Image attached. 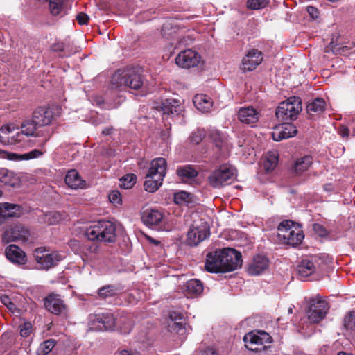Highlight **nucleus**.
Masks as SVG:
<instances>
[{
  "instance_id": "f257e3e1",
  "label": "nucleus",
  "mask_w": 355,
  "mask_h": 355,
  "mask_svg": "<svg viewBox=\"0 0 355 355\" xmlns=\"http://www.w3.org/2000/svg\"><path fill=\"white\" fill-rule=\"evenodd\" d=\"M40 127L34 122V119H26L21 124V132L10 136V135L15 130V126L12 124L3 125L0 129V142L3 145H17L20 148H26L32 146L34 143L28 139L29 137H44L40 144L41 148H44L46 143L50 139L51 134L42 133L41 131L36 132L37 128Z\"/></svg>"
},
{
  "instance_id": "f03ea898",
  "label": "nucleus",
  "mask_w": 355,
  "mask_h": 355,
  "mask_svg": "<svg viewBox=\"0 0 355 355\" xmlns=\"http://www.w3.org/2000/svg\"><path fill=\"white\" fill-rule=\"evenodd\" d=\"M241 254L233 248H223L207 254L205 268L211 273L233 271L241 266Z\"/></svg>"
},
{
  "instance_id": "7ed1b4c3",
  "label": "nucleus",
  "mask_w": 355,
  "mask_h": 355,
  "mask_svg": "<svg viewBox=\"0 0 355 355\" xmlns=\"http://www.w3.org/2000/svg\"><path fill=\"white\" fill-rule=\"evenodd\" d=\"M143 85L141 70L137 67H127L117 70L112 76L110 88L114 91H123L129 88L139 89Z\"/></svg>"
},
{
  "instance_id": "20e7f679",
  "label": "nucleus",
  "mask_w": 355,
  "mask_h": 355,
  "mask_svg": "<svg viewBox=\"0 0 355 355\" xmlns=\"http://www.w3.org/2000/svg\"><path fill=\"white\" fill-rule=\"evenodd\" d=\"M167 163L164 158L158 157L151 161L148 172L146 175L144 184L146 191L154 193L162 184L164 178L166 175Z\"/></svg>"
},
{
  "instance_id": "39448f33",
  "label": "nucleus",
  "mask_w": 355,
  "mask_h": 355,
  "mask_svg": "<svg viewBox=\"0 0 355 355\" xmlns=\"http://www.w3.org/2000/svg\"><path fill=\"white\" fill-rule=\"evenodd\" d=\"M85 235L90 241L113 243L116 237V227L110 221L101 220L88 227Z\"/></svg>"
},
{
  "instance_id": "423d86ee",
  "label": "nucleus",
  "mask_w": 355,
  "mask_h": 355,
  "mask_svg": "<svg viewBox=\"0 0 355 355\" xmlns=\"http://www.w3.org/2000/svg\"><path fill=\"white\" fill-rule=\"evenodd\" d=\"M278 237L286 244L295 246L302 243L304 234L301 229L295 226L292 220H286L278 225Z\"/></svg>"
},
{
  "instance_id": "0eeeda50",
  "label": "nucleus",
  "mask_w": 355,
  "mask_h": 355,
  "mask_svg": "<svg viewBox=\"0 0 355 355\" xmlns=\"http://www.w3.org/2000/svg\"><path fill=\"white\" fill-rule=\"evenodd\" d=\"M116 318L112 313H99L89 316V331H112L117 327Z\"/></svg>"
},
{
  "instance_id": "6e6552de",
  "label": "nucleus",
  "mask_w": 355,
  "mask_h": 355,
  "mask_svg": "<svg viewBox=\"0 0 355 355\" xmlns=\"http://www.w3.org/2000/svg\"><path fill=\"white\" fill-rule=\"evenodd\" d=\"M236 178V169L230 164H223L214 171L209 176V184L214 188H219L230 184Z\"/></svg>"
},
{
  "instance_id": "1a4fd4ad",
  "label": "nucleus",
  "mask_w": 355,
  "mask_h": 355,
  "mask_svg": "<svg viewBox=\"0 0 355 355\" xmlns=\"http://www.w3.org/2000/svg\"><path fill=\"white\" fill-rule=\"evenodd\" d=\"M301 111L300 98L292 96L279 104L275 114L277 117L282 121L295 120Z\"/></svg>"
},
{
  "instance_id": "9d476101",
  "label": "nucleus",
  "mask_w": 355,
  "mask_h": 355,
  "mask_svg": "<svg viewBox=\"0 0 355 355\" xmlns=\"http://www.w3.org/2000/svg\"><path fill=\"white\" fill-rule=\"evenodd\" d=\"M33 255L37 263L45 270L54 267L64 258V256L60 252H50L44 247L36 248Z\"/></svg>"
},
{
  "instance_id": "9b49d317",
  "label": "nucleus",
  "mask_w": 355,
  "mask_h": 355,
  "mask_svg": "<svg viewBox=\"0 0 355 355\" xmlns=\"http://www.w3.org/2000/svg\"><path fill=\"white\" fill-rule=\"evenodd\" d=\"M328 310L327 301L317 296L309 301L306 311L307 318L311 323H318L324 318Z\"/></svg>"
},
{
  "instance_id": "f8f14e48",
  "label": "nucleus",
  "mask_w": 355,
  "mask_h": 355,
  "mask_svg": "<svg viewBox=\"0 0 355 355\" xmlns=\"http://www.w3.org/2000/svg\"><path fill=\"white\" fill-rule=\"evenodd\" d=\"M210 235L209 227L206 222L201 221L199 224H193L187 233V243L196 246L207 239Z\"/></svg>"
},
{
  "instance_id": "ddd939ff",
  "label": "nucleus",
  "mask_w": 355,
  "mask_h": 355,
  "mask_svg": "<svg viewBox=\"0 0 355 355\" xmlns=\"http://www.w3.org/2000/svg\"><path fill=\"white\" fill-rule=\"evenodd\" d=\"M243 341L248 349L258 352L265 348L264 344L271 343V337L264 331L249 332L243 337Z\"/></svg>"
},
{
  "instance_id": "4468645a",
  "label": "nucleus",
  "mask_w": 355,
  "mask_h": 355,
  "mask_svg": "<svg viewBox=\"0 0 355 355\" xmlns=\"http://www.w3.org/2000/svg\"><path fill=\"white\" fill-rule=\"evenodd\" d=\"M31 236L29 230L21 224H17L7 229L2 235L4 243L13 241L26 242Z\"/></svg>"
},
{
  "instance_id": "2eb2a0df",
  "label": "nucleus",
  "mask_w": 355,
  "mask_h": 355,
  "mask_svg": "<svg viewBox=\"0 0 355 355\" xmlns=\"http://www.w3.org/2000/svg\"><path fill=\"white\" fill-rule=\"evenodd\" d=\"M261 117V112L251 105L240 107L237 111L239 121L245 125L254 127Z\"/></svg>"
},
{
  "instance_id": "dca6fc26",
  "label": "nucleus",
  "mask_w": 355,
  "mask_h": 355,
  "mask_svg": "<svg viewBox=\"0 0 355 355\" xmlns=\"http://www.w3.org/2000/svg\"><path fill=\"white\" fill-rule=\"evenodd\" d=\"M200 61V55L192 49L181 51L175 58L176 64L182 68L189 69L197 66Z\"/></svg>"
},
{
  "instance_id": "f3484780",
  "label": "nucleus",
  "mask_w": 355,
  "mask_h": 355,
  "mask_svg": "<svg viewBox=\"0 0 355 355\" xmlns=\"http://www.w3.org/2000/svg\"><path fill=\"white\" fill-rule=\"evenodd\" d=\"M263 56L261 51L252 49L248 51L242 60V68L244 71H252L263 61Z\"/></svg>"
},
{
  "instance_id": "a211bd4d",
  "label": "nucleus",
  "mask_w": 355,
  "mask_h": 355,
  "mask_svg": "<svg viewBox=\"0 0 355 355\" xmlns=\"http://www.w3.org/2000/svg\"><path fill=\"white\" fill-rule=\"evenodd\" d=\"M297 132L296 127L291 123H284L276 125L272 132L273 140L279 141L295 136Z\"/></svg>"
},
{
  "instance_id": "6ab92c4d",
  "label": "nucleus",
  "mask_w": 355,
  "mask_h": 355,
  "mask_svg": "<svg viewBox=\"0 0 355 355\" xmlns=\"http://www.w3.org/2000/svg\"><path fill=\"white\" fill-rule=\"evenodd\" d=\"M44 306L46 310L55 315L64 313L66 305L59 295L51 293L44 299Z\"/></svg>"
},
{
  "instance_id": "aec40b11",
  "label": "nucleus",
  "mask_w": 355,
  "mask_h": 355,
  "mask_svg": "<svg viewBox=\"0 0 355 355\" xmlns=\"http://www.w3.org/2000/svg\"><path fill=\"white\" fill-rule=\"evenodd\" d=\"M320 259L315 257L311 260H302L297 266L298 275L302 278H304L313 274L317 268L320 267Z\"/></svg>"
},
{
  "instance_id": "412c9836",
  "label": "nucleus",
  "mask_w": 355,
  "mask_h": 355,
  "mask_svg": "<svg viewBox=\"0 0 355 355\" xmlns=\"http://www.w3.org/2000/svg\"><path fill=\"white\" fill-rule=\"evenodd\" d=\"M33 118L39 126H46L51 124L53 119V112L49 107H40L33 112Z\"/></svg>"
},
{
  "instance_id": "4be33fe9",
  "label": "nucleus",
  "mask_w": 355,
  "mask_h": 355,
  "mask_svg": "<svg viewBox=\"0 0 355 355\" xmlns=\"http://www.w3.org/2000/svg\"><path fill=\"white\" fill-rule=\"evenodd\" d=\"M44 152L42 150L34 149L31 152L18 155L14 153H9L8 151L0 149V157L7 159L9 160L19 161V160H28L37 158L42 155Z\"/></svg>"
},
{
  "instance_id": "5701e85b",
  "label": "nucleus",
  "mask_w": 355,
  "mask_h": 355,
  "mask_svg": "<svg viewBox=\"0 0 355 355\" xmlns=\"http://www.w3.org/2000/svg\"><path fill=\"white\" fill-rule=\"evenodd\" d=\"M269 264L268 259L263 255H257L250 263L248 272L251 275H259L266 270Z\"/></svg>"
},
{
  "instance_id": "b1692460",
  "label": "nucleus",
  "mask_w": 355,
  "mask_h": 355,
  "mask_svg": "<svg viewBox=\"0 0 355 355\" xmlns=\"http://www.w3.org/2000/svg\"><path fill=\"white\" fill-rule=\"evenodd\" d=\"M5 253L7 259L14 263L23 265L26 262L25 252L16 245L12 244L8 246Z\"/></svg>"
},
{
  "instance_id": "393cba45",
  "label": "nucleus",
  "mask_w": 355,
  "mask_h": 355,
  "mask_svg": "<svg viewBox=\"0 0 355 355\" xmlns=\"http://www.w3.org/2000/svg\"><path fill=\"white\" fill-rule=\"evenodd\" d=\"M163 219L162 213L155 209H146L141 212V220L147 226L157 225Z\"/></svg>"
},
{
  "instance_id": "a878e982",
  "label": "nucleus",
  "mask_w": 355,
  "mask_h": 355,
  "mask_svg": "<svg viewBox=\"0 0 355 355\" xmlns=\"http://www.w3.org/2000/svg\"><path fill=\"white\" fill-rule=\"evenodd\" d=\"M20 208V206L16 204L0 203V225L8 218L19 216Z\"/></svg>"
},
{
  "instance_id": "bb28decb",
  "label": "nucleus",
  "mask_w": 355,
  "mask_h": 355,
  "mask_svg": "<svg viewBox=\"0 0 355 355\" xmlns=\"http://www.w3.org/2000/svg\"><path fill=\"white\" fill-rule=\"evenodd\" d=\"M159 108L164 114H178L181 111V105L179 100L166 98L162 102Z\"/></svg>"
},
{
  "instance_id": "cd10ccee",
  "label": "nucleus",
  "mask_w": 355,
  "mask_h": 355,
  "mask_svg": "<svg viewBox=\"0 0 355 355\" xmlns=\"http://www.w3.org/2000/svg\"><path fill=\"white\" fill-rule=\"evenodd\" d=\"M195 107L202 112H209L213 105L211 98L203 94H196L193 99Z\"/></svg>"
},
{
  "instance_id": "c85d7f7f",
  "label": "nucleus",
  "mask_w": 355,
  "mask_h": 355,
  "mask_svg": "<svg viewBox=\"0 0 355 355\" xmlns=\"http://www.w3.org/2000/svg\"><path fill=\"white\" fill-rule=\"evenodd\" d=\"M65 182L72 189L83 188L85 184V181L81 179L76 170H71L67 173Z\"/></svg>"
},
{
  "instance_id": "c756f323",
  "label": "nucleus",
  "mask_w": 355,
  "mask_h": 355,
  "mask_svg": "<svg viewBox=\"0 0 355 355\" xmlns=\"http://www.w3.org/2000/svg\"><path fill=\"white\" fill-rule=\"evenodd\" d=\"M279 161V154L276 151H269L267 153L265 161L263 162V168L268 173L272 171L277 166Z\"/></svg>"
},
{
  "instance_id": "7c9ffc66",
  "label": "nucleus",
  "mask_w": 355,
  "mask_h": 355,
  "mask_svg": "<svg viewBox=\"0 0 355 355\" xmlns=\"http://www.w3.org/2000/svg\"><path fill=\"white\" fill-rule=\"evenodd\" d=\"M313 162V158L311 156L306 155L303 157L297 159L295 161V165L293 166V171L297 175H300L305 171H306L310 166L311 165Z\"/></svg>"
},
{
  "instance_id": "2f4dec72",
  "label": "nucleus",
  "mask_w": 355,
  "mask_h": 355,
  "mask_svg": "<svg viewBox=\"0 0 355 355\" xmlns=\"http://www.w3.org/2000/svg\"><path fill=\"white\" fill-rule=\"evenodd\" d=\"M325 107L326 102L324 100L317 98L307 105L306 110L309 114H320L324 110Z\"/></svg>"
},
{
  "instance_id": "473e14b6",
  "label": "nucleus",
  "mask_w": 355,
  "mask_h": 355,
  "mask_svg": "<svg viewBox=\"0 0 355 355\" xmlns=\"http://www.w3.org/2000/svg\"><path fill=\"white\" fill-rule=\"evenodd\" d=\"M186 289L188 294L199 295L203 291V286L200 280L193 279L187 282Z\"/></svg>"
},
{
  "instance_id": "72a5a7b5",
  "label": "nucleus",
  "mask_w": 355,
  "mask_h": 355,
  "mask_svg": "<svg viewBox=\"0 0 355 355\" xmlns=\"http://www.w3.org/2000/svg\"><path fill=\"white\" fill-rule=\"evenodd\" d=\"M119 293V290L117 287L113 285H107L99 288L98 295L101 299L105 300L108 297H112L117 295Z\"/></svg>"
},
{
  "instance_id": "f704fd0d",
  "label": "nucleus",
  "mask_w": 355,
  "mask_h": 355,
  "mask_svg": "<svg viewBox=\"0 0 355 355\" xmlns=\"http://www.w3.org/2000/svg\"><path fill=\"white\" fill-rule=\"evenodd\" d=\"M0 182L15 187L17 184V179L14 176L12 172L2 168L0 170Z\"/></svg>"
},
{
  "instance_id": "c9c22d12",
  "label": "nucleus",
  "mask_w": 355,
  "mask_h": 355,
  "mask_svg": "<svg viewBox=\"0 0 355 355\" xmlns=\"http://www.w3.org/2000/svg\"><path fill=\"white\" fill-rule=\"evenodd\" d=\"M177 174L182 179H191L198 175V172L191 166H185L177 170Z\"/></svg>"
},
{
  "instance_id": "e433bc0d",
  "label": "nucleus",
  "mask_w": 355,
  "mask_h": 355,
  "mask_svg": "<svg viewBox=\"0 0 355 355\" xmlns=\"http://www.w3.org/2000/svg\"><path fill=\"white\" fill-rule=\"evenodd\" d=\"M120 187L125 189H131L136 183L137 177L135 174H127L120 178Z\"/></svg>"
},
{
  "instance_id": "4c0bfd02",
  "label": "nucleus",
  "mask_w": 355,
  "mask_h": 355,
  "mask_svg": "<svg viewBox=\"0 0 355 355\" xmlns=\"http://www.w3.org/2000/svg\"><path fill=\"white\" fill-rule=\"evenodd\" d=\"M63 3L64 0H50L49 6L51 13L54 16L62 15Z\"/></svg>"
},
{
  "instance_id": "58836bf2",
  "label": "nucleus",
  "mask_w": 355,
  "mask_h": 355,
  "mask_svg": "<svg viewBox=\"0 0 355 355\" xmlns=\"http://www.w3.org/2000/svg\"><path fill=\"white\" fill-rule=\"evenodd\" d=\"M55 346V343L53 340H48L40 344L37 349V355H47Z\"/></svg>"
},
{
  "instance_id": "ea45409f",
  "label": "nucleus",
  "mask_w": 355,
  "mask_h": 355,
  "mask_svg": "<svg viewBox=\"0 0 355 355\" xmlns=\"http://www.w3.org/2000/svg\"><path fill=\"white\" fill-rule=\"evenodd\" d=\"M191 201V194L181 191L175 193L174 195V202L178 205L189 203Z\"/></svg>"
},
{
  "instance_id": "a19ab883",
  "label": "nucleus",
  "mask_w": 355,
  "mask_h": 355,
  "mask_svg": "<svg viewBox=\"0 0 355 355\" xmlns=\"http://www.w3.org/2000/svg\"><path fill=\"white\" fill-rule=\"evenodd\" d=\"M268 2V0H248L247 7L251 10H259L264 8Z\"/></svg>"
},
{
  "instance_id": "79ce46f5",
  "label": "nucleus",
  "mask_w": 355,
  "mask_h": 355,
  "mask_svg": "<svg viewBox=\"0 0 355 355\" xmlns=\"http://www.w3.org/2000/svg\"><path fill=\"white\" fill-rule=\"evenodd\" d=\"M344 324L347 329L355 330V311H351L345 316Z\"/></svg>"
},
{
  "instance_id": "37998d69",
  "label": "nucleus",
  "mask_w": 355,
  "mask_h": 355,
  "mask_svg": "<svg viewBox=\"0 0 355 355\" xmlns=\"http://www.w3.org/2000/svg\"><path fill=\"white\" fill-rule=\"evenodd\" d=\"M60 220V216L58 212L50 211L45 215V222L49 225H53Z\"/></svg>"
},
{
  "instance_id": "c03bdc74",
  "label": "nucleus",
  "mask_w": 355,
  "mask_h": 355,
  "mask_svg": "<svg viewBox=\"0 0 355 355\" xmlns=\"http://www.w3.org/2000/svg\"><path fill=\"white\" fill-rule=\"evenodd\" d=\"M205 137V132L203 130H197L196 132H193L191 135L190 139L191 141L194 144H200L203 138Z\"/></svg>"
},
{
  "instance_id": "a18cd8bd",
  "label": "nucleus",
  "mask_w": 355,
  "mask_h": 355,
  "mask_svg": "<svg viewBox=\"0 0 355 355\" xmlns=\"http://www.w3.org/2000/svg\"><path fill=\"white\" fill-rule=\"evenodd\" d=\"M109 200L112 203L120 204L122 201L121 195L118 191H112L109 194Z\"/></svg>"
},
{
  "instance_id": "49530a36",
  "label": "nucleus",
  "mask_w": 355,
  "mask_h": 355,
  "mask_svg": "<svg viewBox=\"0 0 355 355\" xmlns=\"http://www.w3.org/2000/svg\"><path fill=\"white\" fill-rule=\"evenodd\" d=\"M313 230L315 234L321 237L326 236L328 234V232L324 227L319 223L313 224Z\"/></svg>"
},
{
  "instance_id": "de8ad7c7",
  "label": "nucleus",
  "mask_w": 355,
  "mask_h": 355,
  "mask_svg": "<svg viewBox=\"0 0 355 355\" xmlns=\"http://www.w3.org/2000/svg\"><path fill=\"white\" fill-rule=\"evenodd\" d=\"M32 331V324L30 322H25L20 327V335L22 337H28Z\"/></svg>"
},
{
  "instance_id": "09e8293b",
  "label": "nucleus",
  "mask_w": 355,
  "mask_h": 355,
  "mask_svg": "<svg viewBox=\"0 0 355 355\" xmlns=\"http://www.w3.org/2000/svg\"><path fill=\"white\" fill-rule=\"evenodd\" d=\"M169 328L171 331L180 333V331L184 329V324L182 322H173L172 324H169Z\"/></svg>"
},
{
  "instance_id": "8fccbe9b",
  "label": "nucleus",
  "mask_w": 355,
  "mask_h": 355,
  "mask_svg": "<svg viewBox=\"0 0 355 355\" xmlns=\"http://www.w3.org/2000/svg\"><path fill=\"white\" fill-rule=\"evenodd\" d=\"M76 19L80 25L87 24L89 17L85 13L80 12L76 16Z\"/></svg>"
},
{
  "instance_id": "3c124183",
  "label": "nucleus",
  "mask_w": 355,
  "mask_h": 355,
  "mask_svg": "<svg viewBox=\"0 0 355 355\" xmlns=\"http://www.w3.org/2000/svg\"><path fill=\"white\" fill-rule=\"evenodd\" d=\"M307 12L312 19H317L318 17L319 12L316 8L313 6H308Z\"/></svg>"
},
{
  "instance_id": "603ef678",
  "label": "nucleus",
  "mask_w": 355,
  "mask_h": 355,
  "mask_svg": "<svg viewBox=\"0 0 355 355\" xmlns=\"http://www.w3.org/2000/svg\"><path fill=\"white\" fill-rule=\"evenodd\" d=\"M2 302L10 309L14 307V304L10 302V298L8 296L1 297Z\"/></svg>"
},
{
  "instance_id": "864d4df0",
  "label": "nucleus",
  "mask_w": 355,
  "mask_h": 355,
  "mask_svg": "<svg viewBox=\"0 0 355 355\" xmlns=\"http://www.w3.org/2000/svg\"><path fill=\"white\" fill-rule=\"evenodd\" d=\"M51 49L53 51H62L64 50V44L62 43H55L51 46Z\"/></svg>"
},
{
  "instance_id": "5fc2aeb1",
  "label": "nucleus",
  "mask_w": 355,
  "mask_h": 355,
  "mask_svg": "<svg viewBox=\"0 0 355 355\" xmlns=\"http://www.w3.org/2000/svg\"><path fill=\"white\" fill-rule=\"evenodd\" d=\"M349 133V130L347 128L342 126L339 129V134L342 137H347Z\"/></svg>"
},
{
  "instance_id": "6e6d98bb",
  "label": "nucleus",
  "mask_w": 355,
  "mask_h": 355,
  "mask_svg": "<svg viewBox=\"0 0 355 355\" xmlns=\"http://www.w3.org/2000/svg\"><path fill=\"white\" fill-rule=\"evenodd\" d=\"M203 355H218V354L214 349L207 348L205 350Z\"/></svg>"
},
{
  "instance_id": "4d7b16f0",
  "label": "nucleus",
  "mask_w": 355,
  "mask_h": 355,
  "mask_svg": "<svg viewBox=\"0 0 355 355\" xmlns=\"http://www.w3.org/2000/svg\"><path fill=\"white\" fill-rule=\"evenodd\" d=\"M112 131H113V128L112 127H109V128H105L102 131V134L104 135H110L112 134Z\"/></svg>"
},
{
  "instance_id": "13d9d810",
  "label": "nucleus",
  "mask_w": 355,
  "mask_h": 355,
  "mask_svg": "<svg viewBox=\"0 0 355 355\" xmlns=\"http://www.w3.org/2000/svg\"><path fill=\"white\" fill-rule=\"evenodd\" d=\"M120 330L123 334H128L130 331V325L128 324V327H125L124 328L120 327Z\"/></svg>"
},
{
  "instance_id": "bf43d9fd",
  "label": "nucleus",
  "mask_w": 355,
  "mask_h": 355,
  "mask_svg": "<svg viewBox=\"0 0 355 355\" xmlns=\"http://www.w3.org/2000/svg\"><path fill=\"white\" fill-rule=\"evenodd\" d=\"M114 355H130V353L127 350H121L116 352Z\"/></svg>"
},
{
  "instance_id": "052dcab7",
  "label": "nucleus",
  "mask_w": 355,
  "mask_h": 355,
  "mask_svg": "<svg viewBox=\"0 0 355 355\" xmlns=\"http://www.w3.org/2000/svg\"><path fill=\"white\" fill-rule=\"evenodd\" d=\"M98 250V245H96V244H93L91 247H90V249H89V251L91 252H96Z\"/></svg>"
},
{
  "instance_id": "680f3d73",
  "label": "nucleus",
  "mask_w": 355,
  "mask_h": 355,
  "mask_svg": "<svg viewBox=\"0 0 355 355\" xmlns=\"http://www.w3.org/2000/svg\"><path fill=\"white\" fill-rule=\"evenodd\" d=\"M78 241H76V240L71 241V242H70V245H71V246H76V245H78Z\"/></svg>"
},
{
  "instance_id": "e2e57ef3",
  "label": "nucleus",
  "mask_w": 355,
  "mask_h": 355,
  "mask_svg": "<svg viewBox=\"0 0 355 355\" xmlns=\"http://www.w3.org/2000/svg\"><path fill=\"white\" fill-rule=\"evenodd\" d=\"M337 355H352V354L350 353L345 352H340L338 353Z\"/></svg>"
},
{
  "instance_id": "0e129e2a",
  "label": "nucleus",
  "mask_w": 355,
  "mask_h": 355,
  "mask_svg": "<svg viewBox=\"0 0 355 355\" xmlns=\"http://www.w3.org/2000/svg\"><path fill=\"white\" fill-rule=\"evenodd\" d=\"M288 312V313H293V309L292 308H289Z\"/></svg>"
},
{
  "instance_id": "69168bd1",
  "label": "nucleus",
  "mask_w": 355,
  "mask_h": 355,
  "mask_svg": "<svg viewBox=\"0 0 355 355\" xmlns=\"http://www.w3.org/2000/svg\"><path fill=\"white\" fill-rule=\"evenodd\" d=\"M170 317H171V320H172L173 321L176 320V318H173V315H172V314L170 315Z\"/></svg>"
},
{
  "instance_id": "338daca9",
  "label": "nucleus",
  "mask_w": 355,
  "mask_h": 355,
  "mask_svg": "<svg viewBox=\"0 0 355 355\" xmlns=\"http://www.w3.org/2000/svg\"><path fill=\"white\" fill-rule=\"evenodd\" d=\"M3 193L2 191L0 190V197L2 196Z\"/></svg>"
},
{
  "instance_id": "774afa93",
  "label": "nucleus",
  "mask_w": 355,
  "mask_h": 355,
  "mask_svg": "<svg viewBox=\"0 0 355 355\" xmlns=\"http://www.w3.org/2000/svg\"><path fill=\"white\" fill-rule=\"evenodd\" d=\"M120 320H122V322H124L125 319L122 320V318H120Z\"/></svg>"
}]
</instances>
